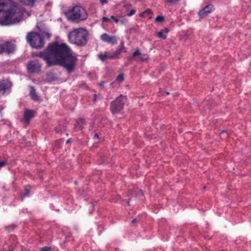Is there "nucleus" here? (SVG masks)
Segmentation results:
<instances>
[{
  "mask_svg": "<svg viewBox=\"0 0 251 251\" xmlns=\"http://www.w3.org/2000/svg\"><path fill=\"white\" fill-rule=\"evenodd\" d=\"M35 55L44 60L48 67L59 65L69 73L75 69L77 61L67 44L57 42L50 43L43 51L37 53Z\"/></svg>",
  "mask_w": 251,
  "mask_h": 251,
  "instance_id": "f257e3e1",
  "label": "nucleus"
},
{
  "mask_svg": "<svg viewBox=\"0 0 251 251\" xmlns=\"http://www.w3.org/2000/svg\"><path fill=\"white\" fill-rule=\"evenodd\" d=\"M24 9L18 5L8 8L7 0H0V24L3 25L19 23L22 18Z\"/></svg>",
  "mask_w": 251,
  "mask_h": 251,
  "instance_id": "f03ea898",
  "label": "nucleus"
},
{
  "mask_svg": "<svg viewBox=\"0 0 251 251\" xmlns=\"http://www.w3.org/2000/svg\"><path fill=\"white\" fill-rule=\"evenodd\" d=\"M88 33L86 29L78 28L74 30L68 34V38L72 43L79 46H83L87 43Z\"/></svg>",
  "mask_w": 251,
  "mask_h": 251,
  "instance_id": "7ed1b4c3",
  "label": "nucleus"
},
{
  "mask_svg": "<svg viewBox=\"0 0 251 251\" xmlns=\"http://www.w3.org/2000/svg\"><path fill=\"white\" fill-rule=\"evenodd\" d=\"M67 18L73 22H78L86 19L87 14L85 9L80 6H75L65 12Z\"/></svg>",
  "mask_w": 251,
  "mask_h": 251,
  "instance_id": "20e7f679",
  "label": "nucleus"
},
{
  "mask_svg": "<svg viewBox=\"0 0 251 251\" xmlns=\"http://www.w3.org/2000/svg\"><path fill=\"white\" fill-rule=\"evenodd\" d=\"M27 42L35 49L42 48L45 44L44 38L39 33L36 32H28L26 36Z\"/></svg>",
  "mask_w": 251,
  "mask_h": 251,
  "instance_id": "39448f33",
  "label": "nucleus"
},
{
  "mask_svg": "<svg viewBox=\"0 0 251 251\" xmlns=\"http://www.w3.org/2000/svg\"><path fill=\"white\" fill-rule=\"evenodd\" d=\"M126 102V96L121 95L111 103L110 109L113 114L120 112Z\"/></svg>",
  "mask_w": 251,
  "mask_h": 251,
  "instance_id": "423d86ee",
  "label": "nucleus"
},
{
  "mask_svg": "<svg viewBox=\"0 0 251 251\" xmlns=\"http://www.w3.org/2000/svg\"><path fill=\"white\" fill-rule=\"evenodd\" d=\"M16 50V45L11 42H5L0 44V54L5 53L10 54L13 53Z\"/></svg>",
  "mask_w": 251,
  "mask_h": 251,
  "instance_id": "0eeeda50",
  "label": "nucleus"
},
{
  "mask_svg": "<svg viewBox=\"0 0 251 251\" xmlns=\"http://www.w3.org/2000/svg\"><path fill=\"white\" fill-rule=\"evenodd\" d=\"M41 66L42 65L39 62L36 60L29 63L27 64V69L29 73H35L40 71Z\"/></svg>",
  "mask_w": 251,
  "mask_h": 251,
  "instance_id": "6e6552de",
  "label": "nucleus"
},
{
  "mask_svg": "<svg viewBox=\"0 0 251 251\" xmlns=\"http://www.w3.org/2000/svg\"><path fill=\"white\" fill-rule=\"evenodd\" d=\"M119 51L105 52L104 54L99 55V58L102 61H104L106 59H116L118 58Z\"/></svg>",
  "mask_w": 251,
  "mask_h": 251,
  "instance_id": "1a4fd4ad",
  "label": "nucleus"
},
{
  "mask_svg": "<svg viewBox=\"0 0 251 251\" xmlns=\"http://www.w3.org/2000/svg\"><path fill=\"white\" fill-rule=\"evenodd\" d=\"M12 84L8 80L4 79L0 81V94L4 95L7 90L10 89Z\"/></svg>",
  "mask_w": 251,
  "mask_h": 251,
  "instance_id": "9d476101",
  "label": "nucleus"
},
{
  "mask_svg": "<svg viewBox=\"0 0 251 251\" xmlns=\"http://www.w3.org/2000/svg\"><path fill=\"white\" fill-rule=\"evenodd\" d=\"M214 6L212 4H208L204 6L203 8L201 9L198 15L201 18H204L209 13L212 12L214 10Z\"/></svg>",
  "mask_w": 251,
  "mask_h": 251,
  "instance_id": "9b49d317",
  "label": "nucleus"
},
{
  "mask_svg": "<svg viewBox=\"0 0 251 251\" xmlns=\"http://www.w3.org/2000/svg\"><path fill=\"white\" fill-rule=\"evenodd\" d=\"M100 39L103 41L111 45H115L117 43V37L114 36H110L106 33L102 34L100 36Z\"/></svg>",
  "mask_w": 251,
  "mask_h": 251,
  "instance_id": "f8f14e48",
  "label": "nucleus"
},
{
  "mask_svg": "<svg viewBox=\"0 0 251 251\" xmlns=\"http://www.w3.org/2000/svg\"><path fill=\"white\" fill-rule=\"evenodd\" d=\"M141 53L139 50H137L134 51L130 55L127 57V59L129 61L133 60H136L137 61H144L146 60V59L143 58L141 57Z\"/></svg>",
  "mask_w": 251,
  "mask_h": 251,
  "instance_id": "ddd939ff",
  "label": "nucleus"
},
{
  "mask_svg": "<svg viewBox=\"0 0 251 251\" xmlns=\"http://www.w3.org/2000/svg\"><path fill=\"white\" fill-rule=\"evenodd\" d=\"M34 117V111L29 109H26L25 110L24 115V119L26 123H29L30 119Z\"/></svg>",
  "mask_w": 251,
  "mask_h": 251,
  "instance_id": "4468645a",
  "label": "nucleus"
},
{
  "mask_svg": "<svg viewBox=\"0 0 251 251\" xmlns=\"http://www.w3.org/2000/svg\"><path fill=\"white\" fill-rule=\"evenodd\" d=\"M85 125H86V122L85 119L79 118L76 121V124L75 126V129L76 130H82Z\"/></svg>",
  "mask_w": 251,
  "mask_h": 251,
  "instance_id": "2eb2a0df",
  "label": "nucleus"
},
{
  "mask_svg": "<svg viewBox=\"0 0 251 251\" xmlns=\"http://www.w3.org/2000/svg\"><path fill=\"white\" fill-rule=\"evenodd\" d=\"M30 96L32 99L34 101H38L39 100V97L38 96L36 90L33 86H31L30 87Z\"/></svg>",
  "mask_w": 251,
  "mask_h": 251,
  "instance_id": "dca6fc26",
  "label": "nucleus"
},
{
  "mask_svg": "<svg viewBox=\"0 0 251 251\" xmlns=\"http://www.w3.org/2000/svg\"><path fill=\"white\" fill-rule=\"evenodd\" d=\"M36 0H19L20 2L23 5L28 6L30 7L34 6Z\"/></svg>",
  "mask_w": 251,
  "mask_h": 251,
  "instance_id": "f3484780",
  "label": "nucleus"
},
{
  "mask_svg": "<svg viewBox=\"0 0 251 251\" xmlns=\"http://www.w3.org/2000/svg\"><path fill=\"white\" fill-rule=\"evenodd\" d=\"M152 14V12L151 9H147L144 12L140 14V16L141 17H146L149 16V18H151V15Z\"/></svg>",
  "mask_w": 251,
  "mask_h": 251,
  "instance_id": "a211bd4d",
  "label": "nucleus"
},
{
  "mask_svg": "<svg viewBox=\"0 0 251 251\" xmlns=\"http://www.w3.org/2000/svg\"><path fill=\"white\" fill-rule=\"evenodd\" d=\"M31 189V186L30 185H26L25 188V192L22 195V197L24 198L29 195L30 191Z\"/></svg>",
  "mask_w": 251,
  "mask_h": 251,
  "instance_id": "6ab92c4d",
  "label": "nucleus"
},
{
  "mask_svg": "<svg viewBox=\"0 0 251 251\" xmlns=\"http://www.w3.org/2000/svg\"><path fill=\"white\" fill-rule=\"evenodd\" d=\"M125 46H124V42L123 41H121L120 43V47L118 49H117L115 51H119V53L118 54V58L119 57V55L122 52V51L124 49Z\"/></svg>",
  "mask_w": 251,
  "mask_h": 251,
  "instance_id": "aec40b11",
  "label": "nucleus"
},
{
  "mask_svg": "<svg viewBox=\"0 0 251 251\" xmlns=\"http://www.w3.org/2000/svg\"><path fill=\"white\" fill-rule=\"evenodd\" d=\"M165 18L163 16H158L156 17V18L155 19V22L156 23H160L164 21Z\"/></svg>",
  "mask_w": 251,
  "mask_h": 251,
  "instance_id": "412c9836",
  "label": "nucleus"
},
{
  "mask_svg": "<svg viewBox=\"0 0 251 251\" xmlns=\"http://www.w3.org/2000/svg\"><path fill=\"white\" fill-rule=\"evenodd\" d=\"M163 31L161 30L157 33V36L160 38L165 39L167 37L166 35L163 34Z\"/></svg>",
  "mask_w": 251,
  "mask_h": 251,
  "instance_id": "4be33fe9",
  "label": "nucleus"
},
{
  "mask_svg": "<svg viewBox=\"0 0 251 251\" xmlns=\"http://www.w3.org/2000/svg\"><path fill=\"white\" fill-rule=\"evenodd\" d=\"M16 226L14 224L10 225L6 227V229L8 231H10L11 230L14 229L16 227Z\"/></svg>",
  "mask_w": 251,
  "mask_h": 251,
  "instance_id": "5701e85b",
  "label": "nucleus"
},
{
  "mask_svg": "<svg viewBox=\"0 0 251 251\" xmlns=\"http://www.w3.org/2000/svg\"><path fill=\"white\" fill-rule=\"evenodd\" d=\"M166 2L169 4H175L179 0H164Z\"/></svg>",
  "mask_w": 251,
  "mask_h": 251,
  "instance_id": "b1692460",
  "label": "nucleus"
},
{
  "mask_svg": "<svg viewBox=\"0 0 251 251\" xmlns=\"http://www.w3.org/2000/svg\"><path fill=\"white\" fill-rule=\"evenodd\" d=\"M116 80L119 82H122L124 80V76L122 74H120L118 75L117 76Z\"/></svg>",
  "mask_w": 251,
  "mask_h": 251,
  "instance_id": "393cba45",
  "label": "nucleus"
},
{
  "mask_svg": "<svg viewBox=\"0 0 251 251\" xmlns=\"http://www.w3.org/2000/svg\"><path fill=\"white\" fill-rule=\"evenodd\" d=\"M51 248L48 247H43L40 249L41 251H50Z\"/></svg>",
  "mask_w": 251,
  "mask_h": 251,
  "instance_id": "a878e982",
  "label": "nucleus"
},
{
  "mask_svg": "<svg viewBox=\"0 0 251 251\" xmlns=\"http://www.w3.org/2000/svg\"><path fill=\"white\" fill-rule=\"evenodd\" d=\"M13 5H18L19 6L21 7H22V8H23V7H22V6H21L19 5L18 4H14ZM23 8H24V13H23V16H22V19H23V15H24V14L25 13H26V14L28 15V16H30V12H25V8H24V7H23ZM22 20V19H21V21Z\"/></svg>",
  "mask_w": 251,
  "mask_h": 251,
  "instance_id": "bb28decb",
  "label": "nucleus"
},
{
  "mask_svg": "<svg viewBox=\"0 0 251 251\" xmlns=\"http://www.w3.org/2000/svg\"><path fill=\"white\" fill-rule=\"evenodd\" d=\"M135 13V10L134 9H132L130 10V11L127 14V15L128 16H131L132 15H133V14H134Z\"/></svg>",
  "mask_w": 251,
  "mask_h": 251,
  "instance_id": "cd10ccee",
  "label": "nucleus"
},
{
  "mask_svg": "<svg viewBox=\"0 0 251 251\" xmlns=\"http://www.w3.org/2000/svg\"><path fill=\"white\" fill-rule=\"evenodd\" d=\"M6 162L5 161H0V167H2L5 166Z\"/></svg>",
  "mask_w": 251,
  "mask_h": 251,
  "instance_id": "c85d7f7f",
  "label": "nucleus"
},
{
  "mask_svg": "<svg viewBox=\"0 0 251 251\" xmlns=\"http://www.w3.org/2000/svg\"><path fill=\"white\" fill-rule=\"evenodd\" d=\"M109 20L110 19L107 17H104L102 18V21L103 22H108L109 21Z\"/></svg>",
  "mask_w": 251,
  "mask_h": 251,
  "instance_id": "c756f323",
  "label": "nucleus"
},
{
  "mask_svg": "<svg viewBox=\"0 0 251 251\" xmlns=\"http://www.w3.org/2000/svg\"><path fill=\"white\" fill-rule=\"evenodd\" d=\"M100 1L102 5L106 4L108 2L107 0H100Z\"/></svg>",
  "mask_w": 251,
  "mask_h": 251,
  "instance_id": "7c9ffc66",
  "label": "nucleus"
},
{
  "mask_svg": "<svg viewBox=\"0 0 251 251\" xmlns=\"http://www.w3.org/2000/svg\"><path fill=\"white\" fill-rule=\"evenodd\" d=\"M110 18L111 19H113V20H114V21L116 23H118V22H119V20L118 19H117L116 18H115L114 16H111Z\"/></svg>",
  "mask_w": 251,
  "mask_h": 251,
  "instance_id": "2f4dec72",
  "label": "nucleus"
},
{
  "mask_svg": "<svg viewBox=\"0 0 251 251\" xmlns=\"http://www.w3.org/2000/svg\"><path fill=\"white\" fill-rule=\"evenodd\" d=\"M138 220H137V218H135L131 221V224L134 225V224L138 222Z\"/></svg>",
  "mask_w": 251,
  "mask_h": 251,
  "instance_id": "473e14b6",
  "label": "nucleus"
},
{
  "mask_svg": "<svg viewBox=\"0 0 251 251\" xmlns=\"http://www.w3.org/2000/svg\"><path fill=\"white\" fill-rule=\"evenodd\" d=\"M94 139H99V135L97 133L95 134V135L94 136Z\"/></svg>",
  "mask_w": 251,
  "mask_h": 251,
  "instance_id": "72a5a7b5",
  "label": "nucleus"
},
{
  "mask_svg": "<svg viewBox=\"0 0 251 251\" xmlns=\"http://www.w3.org/2000/svg\"><path fill=\"white\" fill-rule=\"evenodd\" d=\"M104 81H101V82L100 83V85L101 87H103V86H104Z\"/></svg>",
  "mask_w": 251,
  "mask_h": 251,
  "instance_id": "f704fd0d",
  "label": "nucleus"
},
{
  "mask_svg": "<svg viewBox=\"0 0 251 251\" xmlns=\"http://www.w3.org/2000/svg\"><path fill=\"white\" fill-rule=\"evenodd\" d=\"M164 31L166 33H168L169 32V30L167 28H165Z\"/></svg>",
  "mask_w": 251,
  "mask_h": 251,
  "instance_id": "c9c22d12",
  "label": "nucleus"
},
{
  "mask_svg": "<svg viewBox=\"0 0 251 251\" xmlns=\"http://www.w3.org/2000/svg\"><path fill=\"white\" fill-rule=\"evenodd\" d=\"M71 140L70 139H68L67 140V141H66V144H69V143H71Z\"/></svg>",
  "mask_w": 251,
  "mask_h": 251,
  "instance_id": "e433bc0d",
  "label": "nucleus"
},
{
  "mask_svg": "<svg viewBox=\"0 0 251 251\" xmlns=\"http://www.w3.org/2000/svg\"><path fill=\"white\" fill-rule=\"evenodd\" d=\"M126 203L127 204V205H129V201H127Z\"/></svg>",
  "mask_w": 251,
  "mask_h": 251,
  "instance_id": "4c0bfd02",
  "label": "nucleus"
},
{
  "mask_svg": "<svg viewBox=\"0 0 251 251\" xmlns=\"http://www.w3.org/2000/svg\"><path fill=\"white\" fill-rule=\"evenodd\" d=\"M130 6V4L125 5V7H126V6Z\"/></svg>",
  "mask_w": 251,
  "mask_h": 251,
  "instance_id": "58836bf2",
  "label": "nucleus"
},
{
  "mask_svg": "<svg viewBox=\"0 0 251 251\" xmlns=\"http://www.w3.org/2000/svg\"><path fill=\"white\" fill-rule=\"evenodd\" d=\"M224 133H226V132L225 131H223L222 132H221V134H223Z\"/></svg>",
  "mask_w": 251,
  "mask_h": 251,
  "instance_id": "ea45409f",
  "label": "nucleus"
},
{
  "mask_svg": "<svg viewBox=\"0 0 251 251\" xmlns=\"http://www.w3.org/2000/svg\"><path fill=\"white\" fill-rule=\"evenodd\" d=\"M167 94V95H169V92H166Z\"/></svg>",
  "mask_w": 251,
  "mask_h": 251,
  "instance_id": "a19ab883",
  "label": "nucleus"
}]
</instances>
